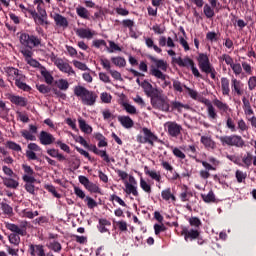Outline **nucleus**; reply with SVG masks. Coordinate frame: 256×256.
<instances>
[{"instance_id":"12","label":"nucleus","mask_w":256,"mask_h":256,"mask_svg":"<svg viewBox=\"0 0 256 256\" xmlns=\"http://www.w3.org/2000/svg\"><path fill=\"white\" fill-rule=\"evenodd\" d=\"M129 182L125 183V193L127 195H133L134 197H139V192L137 191V181H135V178L130 176Z\"/></svg>"},{"instance_id":"25","label":"nucleus","mask_w":256,"mask_h":256,"mask_svg":"<svg viewBox=\"0 0 256 256\" xmlns=\"http://www.w3.org/2000/svg\"><path fill=\"white\" fill-rule=\"evenodd\" d=\"M29 251L31 256H35V253H37L38 256H45V248L43 247V245L31 244L29 246Z\"/></svg>"},{"instance_id":"35","label":"nucleus","mask_w":256,"mask_h":256,"mask_svg":"<svg viewBox=\"0 0 256 256\" xmlns=\"http://www.w3.org/2000/svg\"><path fill=\"white\" fill-rule=\"evenodd\" d=\"M161 197H162V199H164V201H169L170 199H172V201L177 200L175 195H173V193H171V188H167V189L163 190L161 192Z\"/></svg>"},{"instance_id":"20","label":"nucleus","mask_w":256,"mask_h":256,"mask_svg":"<svg viewBox=\"0 0 256 256\" xmlns=\"http://www.w3.org/2000/svg\"><path fill=\"white\" fill-rule=\"evenodd\" d=\"M149 59L155 64L154 69H158V71H167V62H165V60H159L154 56H149Z\"/></svg>"},{"instance_id":"1","label":"nucleus","mask_w":256,"mask_h":256,"mask_svg":"<svg viewBox=\"0 0 256 256\" xmlns=\"http://www.w3.org/2000/svg\"><path fill=\"white\" fill-rule=\"evenodd\" d=\"M27 227H29V222L27 221L20 222V225L6 223V229L12 232L8 236L9 243H11V245H15V247L19 246L21 243V237H25L27 235Z\"/></svg>"},{"instance_id":"32","label":"nucleus","mask_w":256,"mask_h":256,"mask_svg":"<svg viewBox=\"0 0 256 256\" xmlns=\"http://www.w3.org/2000/svg\"><path fill=\"white\" fill-rule=\"evenodd\" d=\"M3 184L9 189H17L19 187V182L13 178H3Z\"/></svg>"},{"instance_id":"2","label":"nucleus","mask_w":256,"mask_h":256,"mask_svg":"<svg viewBox=\"0 0 256 256\" xmlns=\"http://www.w3.org/2000/svg\"><path fill=\"white\" fill-rule=\"evenodd\" d=\"M74 95L80 97L83 105H88L89 107L95 105L97 101V94L83 86H75Z\"/></svg>"},{"instance_id":"19","label":"nucleus","mask_w":256,"mask_h":256,"mask_svg":"<svg viewBox=\"0 0 256 256\" xmlns=\"http://www.w3.org/2000/svg\"><path fill=\"white\" fill-rule=\"evenodd\" d=\"M9 101H11L14 105L18 107H27V98L17 96V95H10Z\"/></svg>"},{"instance_id":"43","label":"nucleus","mask_w":256,"mask_h":256,"mask_svg":"<svg viewBox=\"0 0 256 256\" xmlns=\"http://www.w3.org/2000/svg\"><path fill=\"white\" fill-rule=\"evenodd\" d=\"M1 209L5 215H13V207H11L9 204L2 202Z\"/></svg>"},{"instance_id":"42","label":"nucleus","mask_w":256,"mask_h":256,"mask_svg":"<svg viewBox=\"0 0 256 256\" xmlns=\"http://www.w3.org/2000/svg\"><path fill=\"white\" fill-rule=\"evenodd\" d=\"M36 89L39 91V93H42L43 95L51 92V87L45 84H36Z\"/></svg>"},{"instance_id":"44","label":"nucleus","mask_w":256,"mask_h":256,"mask_svg":"<svg viewBox=\"0 0 256 256\" xmlns=\"http://www.w3.org/2000/svg\"><path fill=\"white\" fill-rule=\"evenodd\" d=\"M45 190L49 191V193H52V195L54 197H56V199H61V194H59L57 192V189H55V186H53V185H46L45 186Z\"/></svg>"},{"instance_id":"40","label":"nucleus","mask_w":256,"mask_h":256,"mask_svg":"<svg viewBox=\"0 0 256 256\" xmlns=\"http://www.w3.org/2000/svg\"><path fill=\"white\" fill-rule=\"evenodd\" d=\"M85 189H87V191H90V193H101V188H99V186H97V184L93 182H88Z\"/></svg>"},{"instance_id":"5","label":"nucleus","mask_w":256,"mask_h":256,"mask_svg":"<svg viewBox=\"0 0 256 256\" xmlns=\"http://www.w3.org/2000/svg\"><path fill=\"white\" fill-rule=\"evenodd\" d=\"M198 65L200 71H202V73H206V75L213 72V66H211V62H209L207 54H199Z\"/></svg>"},{"instance_id":"62","label":"nucleus","mask_w":256,"mask_h":256,"mask_svg":"<svg viewBox=\"0 0 256 256\" xmlns=\"http://www.w3.org/2000/svg\"><path fill=\"white\" fill-rule=\"evenodd\" d=\"M102 115H103V119L105 121H109V119H115V115H113L111 113L110 109H106V110L102 111Z\"/></svg>"},{"instance_id":"51","label":"nucleus","mask_w":256,"mask_h":256,"mask_svg":"<svg viewBox=\"0 0 256 256\" xmlns=\"http://www.w3.org/2000/svg\"><path fill=\"white\" fill-rule=\"evenodd\" d=\"M31 49L32 48L26 47L21 50V53L25 57L26 61H29L31 57H33V51Z\"/></svg>"},{"instance_id":"60","label":"nucleus","mask_w":256,"mask_h":256,"mask_svg":"<svg viewBox=\"0 0 256 256\" xmlns=\"http://www.w3.org/2000/svg\"><path fill=\"white\" fill-rule=\"evenodd\" d=\"M35 182H26L25 189L27 193H30L31 195H35V185H33Z\"/></svg>"},{"instance_id":"22","label":"nucleus","mask_w":256,"mask_h":256,"mask_svg":"<svg viewBox=\"0 0 256 256\" xmlns=\"http://www.w3.org/2000/svg\"><path fill=\"white\" fill-rule=\"evenodd\" d=\"M174 62L177 63L179 67H192L195 64L193 59L189 57H185L184 59L181 57L174 58Z\"/></svg>"},{"instance_id":"4","label":"nucleus","mask_w":256,"mask_h":256,"mask_svg":"<svg viewBox=\"0 0 256 256\" xmlns=\"http://www.w3.org/2000/svg\"><path fill=\"white\" fill-rule=\"evenodd\" d=\"M19 41L21 45L28 47L29 49H33V47H39V45H41V38L27 33H21Z\"/></svg>"},{"instance_id":"45","label":"nucleus","mask_w":256,"mask_h":256,"mask_svg":"<svg viewBox=\"0 0 256 256\" xmlns=\"http://www.w3.org/2000/svg\"><path fill=\"white\" fill-rule=\"evenodd\" d=\"M57 87L60 91H67V89H69V82L65 79H60L58 80Z\"/></svg>"},{"instance_id":"9","label":"nucleus","mask_w":256,"mask_h":256,"mask_svg":"<svg viewBox=\"0 0 256 256\" xmlns=\"http://www.w3.org/2000/svg\"><path fill=\"white\" fill-rule=\"evenodd\" d=\"M22 169L25 173L22 176L24 183H36L37 182V179H35V176H33V175H35V171L33 170V168H31V166H29L27 164H23Z\"/></svg>"},{"instance_id":"26","label":"nucleus","mask_w":256,"mask_h":256,"mask_svg":"<svg viewBox=\"0 0 256 256\" xmlns=\"http://www.w3.org/2000/svg\"><path fill=\"white\" fill-rule=\"evenodd\" d=\"M5 72L7 73L9 79H13V81H16L18 77L22 76L23 73L19 71V69L14 68V67H7Z\"/></svg>"},{"instance_id":"39","label":"nucleus","mask_w":256,"mask_h":256,"mask_svg":"<svg viewBox=\"0 0 256 256\" xmlns=\"http://www.w3.org/2000/svg\"><path fill=\"white\" fill-rule=\"evenodd\" d=\"M201 197L205 203H215V194L210 191L208 194H201Z\"/></svg>"},{"instance_id":"21","label":"nucleus","mask_w":256,"mask_h":256,"mask_svg":"<svg viewBox=\"0 0 256 256\" xmlns=\"http://www.w3.org/2000/svg\"><path fill=\"white\" fill-rule=\"evenodd\" d=\"M15 85L16 87H18V89H21L22 91H31V86L25 83V75L23 74L15 79Z\"/></svg>"},{"instance_id":"8","label":"nucleus","mask_w":256,"mask_h":256,"mask_svg":"<svg viewBox=\"0 0 256 256\" xmlns=\"http://www.w3.org/2000/svg\"><path fill=\"white\" fill-rule=\"evenodd\" d=\"M164 127L167 129L168 134L170 137H179L181 135V131L183 130V127L181 125L177 124V122H166Z\"/></svg>"},{"instance_id":"29","label":"nucleus","mask_w":256,"mask_h":256,"mask_svg":"<svg viewBox=\"0 0 256 256\" xmlns=\"http://www.w3.org/2000/svg\"><path fill=\"white\" fill-rule=\"evenodd\" d=\"M254 159L255 156H253L251 152H246V154H244V156L242 157V163L244 167H251L252 164L254 165Z\"/></svg>"},{"instance_id":"11","label":"nucleus","mask_w":256,"mask_h":256,"mask_svg":"<svg viewBox=\"0 0 256 256\" xmlns=\"http://www.w3.org/2000/svg\"><path fill=\"white\" fill-rule=\"evenodd\" d=\"M181 235L184 237L185 241H195V239H199L201 232L197 229H187V227H183L181 231Z\"/></svg>"},{"instance_id":"54","label":"nucleus","mask_w":256,"mask_h":256,"mask_svg":"<svg viewBox=\"0 0 256 256\" xmlns=\"http://www.w3.org/2000/svg\"><path fill=\"white\" fill-rule=\"evenodd\" d=\"M140 187L145 193H151V185H149L143 178L140 179Z\"/></svg>"},{"instance_id":"57","label":"nucleus","mask_w":256,"mask_h":256,"mask_svg":"<svg viewBox=\"0 0 256 256\" xmlns=\"http://www.w3.org/2000/svg\"><path fill=\"white\" fill-rule=\"evenodd\" d=\"M235 175H236V179H237L238 183H243V181H245V179H247V173L241 172L240 170H237Z\"/></svg>"},{"instance_id":"61","label":"nucleus","mask_w":256,"mask_h":256,"mask_svg":"<svg viewBox=\"0 0 256 256\" xmlns=\"http://www.w3.org/2000/svg\"><path fill=\"white\" fill-rule=\"evenodd\" d=\"M226 125H227L228 129H230V131H232V133H235V131H237V125L235 124V121H233V119L228 118Z\"/></svg>"},{"instance_id":"49","label":"nucleus","mask_w":256,"mask_h":256,"mask_svg":"<svg viewBox=\"0 0 256 256\" xmlns=\"http://www.w3.org/2000/svg\"><path fill=\"white\" fill-rule=\"evenodd\" d=\"M185 189L186 190L180 194V199L183 202L189 201L191 199V197H193V193L187 191V186H185Z\"/></svg>"},{"instance_id":"56","label":"nucleus","mask_w":256,"mask_h":256,"mask_svg":"<svg viewBox=\"0 0 256 256\" xmlns=\"http://www.w3.org/2000/svg\"><path fill=\"white\" fill-rule=\"evenodd\" d=\"M85 201L87 202L88 209H95V207H97V201H95V199L86 196Z\"/></svg>"},{"instance_id":"52","label":"nucleus","mask_w":256,"mask_h":256,"mask_svg":"<svg viewBox=\"0 0 256 256\" xmlns=\"http://www.w3.org/2000/svg\"><path fill=\"white\" fill-rule=\"evenodd\" d=\"M171 105H172V110L181 111V109H187V105H184L179 101H172Z\"/></svg>"},{"instance_id":"64","label":"nucleus","mask_w":256,"mask_h":256,"mask_svg":"<svg viewBox=\"0 0 256 256\" xmlns=\"http://www.w3.org/2000/svg\"><path fill=\"white\" fill-rule=\"evenodd\" d=\"M248 87L250 91H253L256 88V77L252 76L248 80Z\"/></svg>"},{"instance_id":"27","label":"nucleus","mask_w":256,"mask_h":256,"mask_svg":"<svg viewBox=\"0 0 256 256\" xmlns=\"http://www.w3.org/2000/svg\"><path fill=\"white\" fill-rule=\"evenodd\" d=\"M78 123H79V128L83 133H86L87 135H90V133H93V128L89 124H87L85 119L78 118Z\"/></svg>"},{"instance_id":"16","label":"nucleus","mask_w":256,"mask_h":256,"mask_svg":"<svg viewBox=\"0 0 256 256\" xmlns=\"http://www.w3.org/2000/svg\"><path fill=\"white\" fill-rule=\"evenodd\" d=\"M39 139L42 145H52V143H55V138L53 134L47 131H41L39 135Z\"/></svg>"},{"instance_id":"34","label":"nucleus","mask_w":256,"mask_h":256,"mask_svg":"<svg viewBox=\"0 0 256 256\" xmlns=\"http://www.w3.org/2000/svg\"><path fill=\"white\" fill-rule=\"evenodd\" d=\"M184 88L188 91V95L191 97V99H194L195 101H199V103H201V99H207L201 95H199V93H197V91L184 86Z\"/></svg>"},{"instance_id":"59","label":"nucleus","mask_w":256,"mask_h":256,"mask_svg":"<svg viewBox=\"0 0 256 256\" xmlns=\"http://www.w3.org/2000/svg\"><path fill=\"white\" fill-rule=\"evenodd\" d=\"M49 247H50V249H52V251H55V253H59V251H61V249H62L61 243H59L57 241L51 242Z\"/></svg>"},{"instance_id":"18","label":"nucleus","mask_w":256,"mask_h":256,"mask_svg":"<svg viewBox=\"0 0 256 256\" xmlns=\"http://www.w3.org/2000/svg\"><path fill=\"white\" fill-rule=\"evenodd\" d=\"M53 19L58 27H63L64 29H67V27H69V21H67V18L63 15L56 13L53 16Z\"/></svg>"},{"instance_id":"7","label":"nucleus","mask_w":256,"mask_h":256,"mask_svg":"<svg viewBox=\"0 0 256 256\" xmlns=\"http://www.w3.org/2000/svg\"><path fill=\"white\" fill-rule=\"evenodd\" d=\"M150 75H152L156 79L164 81L161 85L162 89H166V87H171V81H167V76L161 70L155 68V66H151Z\"/></svg>"},{"instance_id":"46","label":"nucleus","mask_w":256,"mask_h":256,"mask_svg":"<svg viewBox=\"0 0 256 256\" xmlns=\"http://www.w3.org/2000/svg\"><path fill=\"white\" fill-rule=\"evenodd\" d=\"M204 15L207 17V19H211V17H214L215 11L209 6V4H206L204 6Z\"/></svg>"},{"instance_id":"55","label":"nucleus","mask_w":256,"mask_h":256,"mask_svg":"<svg viewBox=\"0 0 256 256\" xmlns=\"http://www.w3.org/2000/svg\"><path fill=\"white\" fill-rule=\"evenodd\" d=\"M110 47L107 48L108 53H115V51H122L121 47L119 45L115 44L113 41H109Z\"/></svg>"},{"instance_id":"30","label":"nucleus","mask_w":256,"mask_h":256,"mask_svg":"<svg viewBox=\"0 0 256 256\" xmlns=\"http://www.w3.org/2000/svg\"><path fill=\"white\" fill-rule=\"evenodd\" d=\"M232 91L237 93L238 95H243V91L241 90L243 87V83L241 81L233 78L231 82Z\"/></svg>"},{"instance_id":"48","label":"nucleus","mask_w":256,"mask_h":256,"mask_svg":"<svg viewBox=\"0 0 256 256\" xmlns=\"http://www.w3.org/2000/svg\"><path fill=\"white\" fill-rule=\"evenodd\" d=\"M6 147H8V149H11L12 151H17V152L22 151L21 145L15 143L13 141H8L6 143Z\"/></svg>"},{"instance_id":"17","label":"nucleus","mask_w":256,"mask_h":256,"mask_svg":"<svg viewBox=\"0 0 256 256\" xmlns=\"http://www.w3.org/2000/svg\"><path fill=\"white\" fill-rule=\"evenodd\" d=\"M201 103H203L207 107V113L209 119H217V112L215 111V107L211 103L209 99H201Z\"/></svg>"},{"instance_id":"28","label":"nucleus","mask_w":256,"mask_h":256,"mask_svg":"<svg viewBox=\"0 0 256 256\" xmlns=\"http://www.w3.org/2000/svg\"><path fill=\"white\" fill-rule=\"evenodd\" d=\"M40 73L42 77H44L45 83H47V85H53V75H51V72L48 71L45 66H41Z\"/></svg>"},{"instance_id":"63","label":"nucleus","mask_w":256,"mask_h":256,"mask_svg":"<svg viewBox=\"0 0 256 256\" xmlns=\"http://www.w3.org/2000/svg\"><path fill=\"white\" fill-rule=\"evenodd\" d=\"M102 103H110L111 102V95L107 92H103L100 96Z\"/></svg>"},{"instance_id":"58","label":"nucleus","mask_w":256,"mask_h":256,"mask_svg":"<svg viewBox=\"0 0 256 256\" xmlns=\"http://www.w3.org/2000/svg\"><path fill=\"white\" fill-rule=\"evenodd\" d=\"M100 64L102 65L103 69H105L106 71L109 72L111 70V62L109 61V59L107 58L100 59Z\"/></svg>"},{"instance_id":"14","label":"nucleus","mask_w":256,"mask_h":256,"mask_svg":"<svg viewBox=\"0 0 256 256\" xmlns=\"http://www.w3.org/2000/svg\"><path fill=\"white\" fill-rule=\"evenodd\" d=\"M225 143L231 147H245V141H243L241 136L237 135L227 136L225 138Z\"/></svg>"},{"instance_id":"6","label":"nucleus","mask_w":256,"mask_h":256,"mask_svg":"<svg viewBox=\"0 0 256 256\" xmlns=\"http://www.w3.org/2000/svg\"><path fill=\"white\" fill-rule=\"evenodd\" d=\"M54 65L57 66L59 71L62 73H67V75H76L75 70H73V67L61 58L54 59Z\"/></svg>"},{"instance_id":"13","label":"nucleus","mask_w":256,"mask_h":256,"mask_svg":"<svg viewBox=\"0 0 256 256\" xmlns=\"http://www.w3.org/2000/svg\"><path fill=\"white\" fill-rule=\"evenodd\" d=\"M142 133L144 135L146 143H148V145H151V147L155 146V141H159V137H157V135H155V133H153L151 129L147 127L142 128Z\"/></svg>"},{"instance_id":"36","label":"nucleus","mask_w":256,"mask_h":256,"mask_svg":"<svg viewBox=\"0 0 256 256\" xmlns=\"http://www.w3.org/2000/svg\"><path fill=\"white\" fill-rule=\"evenodd\" d=\"M111 61L116 67H125L127 65V61L121 56L112 57Z\"/></svg>"},{"instance_id":"38","label":"nucleus","mask_w":256,"mask_h":256,"mask_svg":"<svg viewBox=\"0 0 256 256\" xmlns=\"http://www.w3.org/2000/svg\"><path fill=\"white\" fill-rule=\"evenodd\" d=\"M76 13L78 17H81V19H89V10L85 7L76 8Z\"/></svg>"},{"instance_id":"47","label":"nucleus","mask_w":256,"mask_h":256,"mask_svg":"<svg viewBox=\"0 0 256 256\" xmlns=\"http://www.w3.org/2000/svg\"><path fill=\"white\" fill-rule=\"evenodd\" d=\"M123 107H124L125 111H127L130 115L137 114V108H135V106H133L129 103H123Z\"/></svg>"},{"instance_id":"50","label":"nucleus","mask_w":256,"mask_h":256,"mask_svg":"<svg viewBox=\"0 0 256 256\" xmlns=\"http://www.w3.org/2000/svg\"><path fill=\"white\" fill-rule=\"evenodd\" d=\"M72 63L74 65V67H76V69H80V71H87L89 69L87 67V64H85L81 61L73 60Z\"/></svg>"},{"instance_id":"23","label":"nucleus","mask_w":256,"mask_h":256,"mask_svg":"<svg viewBox=\"0 0 256 256\" xmlns=\"http://www.w3.org/2000/svg\"><path fill=\"white\" fill-rule=\"evenodd\" d=\"M76 35H78L80 39H93L94 33L91 29L78 28L76 29Z\"/></svg>"},{"instance_id":"10","label":"nucleus","mask_w":256,"mask_h":256,"mask_svg":"<svg viewBox=\"0 0 256 256\" xmlns=\"http://www.w3.org/2000/svg\"><path fill=\"white\" fill-rule=\"evenodd\" d=\"M141 87L145 95L150 97V99H153L161 91L160 89L153 87V85L147 80L142 82Z\"/></svg>"},{"instance_id":"41","label":"nucleus","mask_w":256,"mask_h":256,"mask_svg":"<svg viewBox=\"0 0 256 256\" xmlns=\"http://www.w3.org/2000/svg\"><path fill=\"white\" fill-rule=\"evenodd\" d=\"M21 135L26 141H37V137L28 130H22Z\"/></svg>"},{"instance_id":"31","label":"nucleus","mask_w":256,"mask_h":256,"mask_svg":"<svg viewBox=\"0 0 256 256\" xmlns=\"http://www.w3.org/2000/svg\"><path fill=\"white\" fill-rule=\"evenodd\" d=\"M200 141L206 149H215V141H213V139H211V137L202 136Z\"/></svg>"},{"instance_id":"24","label":"nucleus","mask_w":256,"mask_h":256,"mask_svg":"<svg viewBox=\"0 0 256 256\" xmlns=\"http://www.w3.org/2000/svg\"><path fill=\"white\" fill-rule=\"evenodd\" d=\"M118 121L125 129H131L135 125L133 119L129 116H118Z\"/></svg>"},{"instance_id":"53","label":"nucleus","mask_w":256,"mask_h":256,"mask_svg":"<svg viewBox=\"0 0 256 256\" xmlns=\"http://www.w3.org/2000/svg\"><path fill=\"white\" fill-rule=\"evenodd\" d=\"M189 223L191 227H195V229H199V227H201V220L198 217L189 218Z\"/></svg>"},{"instance_id":"33","label":"nucleus","mask_w":256,"mask_h":256,"mask_svg":"<svg viewBox=\"0 0 256 256\" xmlns=\"http://www.w3.org/2000/svg\"><path fill=\"white\" fill-rule=\"evenodd\" d=\"M144 172L146 173V175H149L154 181H157L158 183L161 182V174L157 173L156 171L149 170V167L145 166Z\"/></svg>"},{"instance_id":"3","label":"nucleus","mask_w":256,"mask_h":256,"mask_svg":"<svg viewBox=\"0 0 256 256\" xmlns=\"http://www.w3.org/2000/svg\"><path fill=\"white\" fill-rule=\"evenodd\" d=\"M150 103L153 109L162 111L163 113H169L171 110V104H169V98L163 95V90H161L157 95L150 99Z\"/></svg>"},{"instance_id":"15","label":"nucleus","mask_w":256,"mask_h":256,"mask_svg":"<svg viewBox=\"0 0 256 256\" xmlns=\"http://www.w3.org/2000/svg\"><path fill=\"white\" fill-rule=\"evenodd\" d=\"M90 151H93L95 155H99V157H102L106 163H115V158H109V155H107V151L105 150H99L97 146L91 145L88 147Z\"/></svg>"},{"instance_id":"37","label":"nucleus","mask_w":256,"mask_h":256,"mask_svg":"<svg viewBox=\"0 0 256 256\" xmlns=\"http://www.w3.org/2000/svg\"><path fill=\"white\" fill-rule=\"evenodd\" d=\"M37 25H49V21H47V11L41 10L40 17L35 21Z\"/></svg>"}]
</instances>
